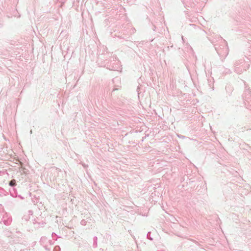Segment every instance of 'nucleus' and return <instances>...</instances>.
Returning <instances> with one entry per match:
<instances>
[{
    "instance_id": "nucleus-1",
    "label": "nucleus",
    "mask_w": 251,
    "mask_h": 251,
    "mask_svg": "<svg viewBox=\"0 0 251 251\" xmlns=\"http://www.w3.org/2000/svg\"><path fill=\"white\" fill-rule=\"evenodd\" d=\"M9 185L11 186H13L14 185H16V181L15 179H13L12 180L10 183H9Z\"/></svg>"
}]
</instances>
